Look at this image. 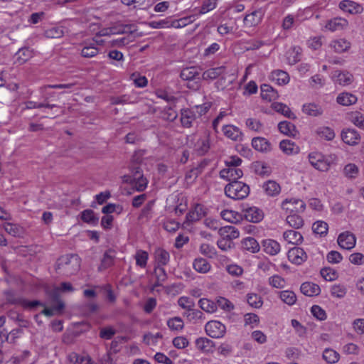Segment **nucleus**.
Masks as SVG:
<instances>
[{
	"instance_id": "obj_10",
	"label": "nucleus",
	"mask_w": 364,
	"mask_h": 364,
	"mask_svg": "<svg viewBox=\"0 0 364 364\" xmlns=\"http://www.w3.org/2000/svg\"><path fill=\"white\" fill-rule=\"evenodd\" d=\"M339 8L350 14H361L364 10L362 5L353 0H343L339 3Z\"/></svg>"
},
{
	"instance_id": "obj_51",
	"label": "nucleus",
	"mask_w": 364,
	"mask_h": 364,
	"mask_svg": "<svg viewBox=\"0 0 364 364\" xmlns=\"http://www.w3.org/2000/svg\"><path fill=\"white\" fill-rule=\"evenodd\" d=\"M199 251L203 255L209 258H214L217 255L215 248L207 243L201 244L199 248Z\"/></svg>"
},
{
	"instance_id": "obj_34",
	"label": "nucleus",
	"mask_w": 364,
	"mask_h": 364,
	"mask_svg": "<svg viewBox=\"0 0 364 364\" xmlns=\"http://www.w3.org/2000/svg\"><path fill=\"white\" fill-rule=\"evenodd\" d=\"M155 258L157 262V266H165L168 264L170 259L169 253L161 248H158L155 251Z\"/></svg>"
},
{
	"instance_id": "obj_28",
	"label": "nucleus",
	"mask_w": 364,
	"mask_h": 364,
	"mask_svg": "<svg viewBox=\"0 0 364 364\" xmlns=\"http://www.w3.org/2000/svg\"><path fill=\"white\" fill-rule=\"evenodd\" d=\"M347 26L348 21L346 19L341 18H335L328 21L326 25V28L331 31H335L337 30L343 29Z\"/></svg>"
},
{
	"instance_id": "obj_63",
	"label": "nucleus",
	"mask_w": 364,
	"mask_h": 364,
	"mask_svg": "<svg viewBox=\"0 0 364 364\" xmlns=\"http://www.w3.org/2000/svg\"><path fill=\"white\" fill-rule=\"evenodd\" d=\"M131 183L138 191H143L147 186V180L143 176L139 178H131Z\"/></svg>"
},
{
	"instance_id": "obj_50",
	"label": "nucleus",
	"mask_w": 364,
	"mask_h": 364,
	"mask_svg": "<svg viewBox=\"0 0 364 364\" xmlns=\"http://www.w3.org/2000/svg\"><path fill=\"white\" fill-rule=\"evenodd\" d=\"M247 301L250 306L256 309L260 308L263 304L262 297L254 293L247 294Z\"/></svg>"
},
{
	"instance_id": "obj_58",
	"label": "nucleus",
	"mask_w": 364,
	"mask_h": 364,
	"mask_svg": "<svg viewBox=\"0 0 364 364\" xmlns=\"http://www.w3.org/2000/svg\"><path fill=\"white\" fill-rule=\"evenodd\" d=\"M64 30L63 27H52L45 31V36L50 38H58L63 36Z\"/></svg>"
},
{
	"instance_id": "obj_47",
	"label": "nucleus",
	"mask_w": 364,
	"mask_h": 364,
	"mask_svg": "<svg viewBox=\"0 0 364 364\" xmlns=\"http://www.w3.org/2000/svg\"><path fill=\"white\" fill-rule=\"evenodd\" d=\"M199 306L208 313L215 312L217 309V304L208 299H200L198 301Z\"/></svg>"
},
{
	"instance_id": "obj_9",
	"label": "nucleus",
	"mask_w": 364,
	"mask_h": 364,
	"mask_svg": "<svg viewBox=\"0 0 364 364\" xmlns=\"http://www.w3.org/2000/svg\"><path fill=\"white\" fill-rule=\"evenodd\" d=\"M242 175V171L238 167H227L220 171V177L230 182L238 180Z\"/></svg>"
},
{
	"instance_id": "obj_2",
	"label": "nucleus",
	"mask_w": 364,
	"mask_h": 364,
	"mask_svg": "<svg viewBox=\"0 0 364 364\" xmlns=\"http://www.w3.org/2000/svg\"><path fill=\"white\" fill-rule=\"evenodd\" d=\"M225 194L233 200H242L250 194V186L242 181L235 180L230 182L225 187Z\"/></svg>"
},
{
	"instance_id": "obj_6",
	"label": "nucleus",
	"mask_w": 364,
	"mask_h": 364,
	"mask_svg": "<svg viewBox=\"0 0 364 364\" xmlns=\"http://www.w3.org/2000/svg\"><path fill=\"white\" fill-rule=\"evenodd\" d=\"M282 207L283 209L290 213L303 212L306 208L305 203L300 199L291 198L286 199L282 202Z\"/></svg>"
},
{
	"instance_id": "obj_48",
	"label": "nucleus",
	"mask_w": 364,
	"mask_h": 364,
	"mask_svg": "<svg viewBox=\"0 0 364 364\" xmlns=\"http://www.w3.org/2000/svg\"><path fill=\"white\" fill-rule=\"evenodd\" d=\"M303 112L308 115L316 117L322 114L321 108L316 104H307L303 106Z\"/></svg>"
},
{
	"instance_id": "obj_41",
	"label": "nucleus",
	"mask_w": 364,
	"mask_h": 364,
	"mask_svg": "<svg viewBox=\"0 0 364 364\" xmlns=\"http://www.w3.org/2000/svg\"><path fill=\"white\" fill-rule=\"evenodd\" d=\"M333 77L337 83L341 85H348L351 83L353 76L348 73H342L336 71Z\"/></svg>"
},
{
	"instance_id": "obj_57",
	"label": "nucleus",
	"mask_w": 364,
	"mask_h": 364,
	"mask_svg": "<svg viewBox=\"0 0 364 364\" xmlns=\"http://www.w3.org/2000/svg\"><path fill=\"white\" fill-rule=\"evenodd\" d=\"M274 79H275L279 85H285L289 81V76L287 72L277 70L272 73Z\"/></svg>"
},
{
	"instance_id": "obj_23",
	"label": "nucleus",
	"mask_w": 364,
	"mask_h": 364,
	"mask_svg": "<svg viewBox=\"0 0 364 364\" xmlns=\"http://www.w3.org/2000/svg\"><path fill=\"white\" fill-rule=\"evenodd\" d=\"M196 119V114L191 109H182L181 113V122L183 127L189 128Z\"/></svg>"
},
{
	"instance_id": "obj_25",
	"label": "nucleus",
	"mask_w": 364,
	"mask_h": 364,
	"mask_svg": "<svg viewBox=\"0 0 364 364\" xmlns=\"http://www.w3.org/2000/svg\"><path fill=\"white\" fill-rule=\"evenodd\" d=\"M115 257L114 251L109 249L107 250L101 260V264L99 267V271L106 269L110 267L114 264V259Z\"/></svg>"
},
{
	"instance_id": "obj_55",
	"label": "nucleus",
	"mask_w": 364,
	"mask_h": 364,
	"mask_svg": "<svg viewBox=\"0 0 364 364\" xmlns=\"http://www.w3.org/2000/svg\"><path fill=\"white\" fill-rule=\"evenodd\" d=\"M167 326L173 331H181L184 327V323L181 317L176 316L167 321Z\"/></svg>"
},
{
	"instance_id": "obj_11",
	"label": "nucleus",
	"mask_w": 364,
	"mask_h": 364,
	"mask_svg": "<svg viewBox=\"0 0 364 364\" xmlns=\"http://www.w3.org/2000/svg\"><path fill=\"white\" fill-rule=\"evenodd\" d=\"M210 148V135L205 134L200 136L195 143L194 151L198 156H203L209 151Z\"/></svg>"
},
{
	"instance_id": "obj_54",
	"label": "nucleus",
	"mask_w": 364,
	"mask_h": 364,
	"mask_svg": "<svg viewBox=\"0 0 364 364\" xmlns=\"http://www.w3.org/2000/svg\"><path fill=\"white\" fill-rule=\"evenodd\" d=\"M136 31V26L134 24L120 25L118 28H112V33H134Z\"/></svg>"
},
{
	"instance_id": "obj_61",
	"label": "nucleus",
	"mask_w": 364,
	"mask_h": 364,
	"mask_svg": "<svg viewBox=\"0 0 364 364\" xmlns=\"http://www.w3.org/2000/svg\"><path fill=\"white\" fill-rule=\"evenodd\" d=\"M321 275L326 281H333L337 278V273L331 267H324L321 269Z\"/></svg>"
},
{
	"instance_id": "obj_13",
	"label": "nucleus",
	"mask_w": 364,
	"mask_h": 364,
	"mask_svg": "<svg viewBox=\"0 0 364 364\" xmlns=\"http://www.w3.org/2000/svg\"><path fill=\"white\" fill-rule=\"evenodd\" d=\"M203 206L200 204H196L192 210H191L186 217L185 224L192 223L199 220L205 215Z\"/></svg>"
},
{
	"instance_id": "obj_3",
	"label": "nucleus",
	"mask_w": 364,
	"mask_h": 364,
	"mask_svg": "<svg viewBox=\"0 0 364 364\" xmlns=\"http://www.w3.org/2000/svg\"><path fill=\"white\" fill-rule=\"evenodd\" d=\"M206 333L215 338L223 337L225 333L226 328L224 324L217 321H208L205 326Z\"/></svg>"
},
{
	"instance_id": "obj_36",
	"label": "nucleus",
	"mask_w": 364,
	"mask_h": 364,
	"mask_svg": "<svg viewBox=\"0 0 364 364\" xmlns=\"http://www.w3.org/2000/svg\"><path fill=\"white\" fill-rule=\"evenodd\" d=\"M283 237L285 240L292 244H298L302 242L303 237L300 232L289 230L284 232Z\"/></svg>"
},
{
	"instance_id": "obj_17",
	"label": "nucleus",
	"mask_w": 364,
	"mask_h": 364,
	"mask_svg": "<svg viewBox=\"0 0 364 364\" xmlns=\"http://www.w3.org/2000/svg\"><path fill=\"white\" fill-rule=\"evenodd\" d=\"M33 56V50L28 47L20 48L15 54L16 63L22 65Z\"/></svg>"
},
{
	"instance_id": "obj_45",
	"label": "nucleus",
	"mask_w": 364,
	"mask_h": 364,
	"mask_svg": "<svg viewBox=\"0 0 364 364\" xmlns=\"http://www.w3.org/2000/svg\"><path fill=\"white\" fill-rule=\"evenodd\" d=\"M339 358V353L331 348H326L323 353V358L328 363H337Z\"/></svg>"
},
{
	"instance_id": "obj_37",
	"label": "nucleus",
	"mask_w": 364,
	"mask_h": 364,
	"mask_svg": "<svg viewBox=\"0 0 364 364\" xmlns=\"http://www.w3.org/2000/svg\"><path fill=\"white\" fill-rule=\"evenodd\" d=\"M225 70L223 66L208 69L203 73L202 77L203 80L216 79L225 72Z\"/></svg>"
},
{
	"instance_id": "obj_22",
	"label": "nucleus",
	"mask_w": 364,
	"mask_h": 364,
	"mask_svg": "<svg viewBox=\"0 0 364 364\" xmlns=\"http://www.w3.org/2000/svg\"><path fill=\"white\" fill-rule=\"evenodd\" d=\"M262 20V13L259 11H255L247 14L244 18V24L247 27H252L258 25Z\"/></svg>"
},
{
	"instance_id": "obj_39",
	"label": "nucleus",
	"mask_w": 364,
	"mask_h": 364,
	"mask_svg": "<svg viewBox=\"0 0 364 364\" xmlns=\"http://www.w3.org/2000/svg\"><path fill=\"white\" fill-rule=\"evenodd\" d=\"M272 108L276 112L282 114L284 116H285L289 119H295L296 118L295 114L293 112H291L289 107L283 103H279V102L273 103Z\"/></svg>"
},
{
	"instance_id": "obj_15",
	"label": "nucleus",
	"mask_w": 364,
	"mask_h": 364,
	"mask_svg": "<svg viewBox=\"0 0 364 364\" xmlns=\"http://www.w3.org/2000/svg\"><path fill=\"white\" fill-rule=\"evenodd\" d=\"M218 234L222 238L230 241H232V240L237 238L240 235L238 230L232 225L220 228Z\"/></svg>"
},
{
	"instance_id": "obj_52",
	"label": "nucleus",
	"mask_w": 364,
	"mask_h": 364,
	"mask_svg": "<svg viewBox=\"0 0 364 364\" xmlns=\"http://www.w3.org/2000/svg\"><path fill=\"white\" fill-rule=\"evenodd\" d=\"M4 228L7 233L14 237H20L23 234L22 228L16 224L6 223Z\"/></svg>"
},
{
	"instance_id": "obj_62",
	"label": "nucleus",
	"mask_w": 364,
	"mask_h": 364,
	"mask_svg": "<svg viewBox=\"0 0 364 364\" xmlns=\"http://www.w3.org/2000/svg\"><path fill=\"white\" fill-rule=\"evenodd\" d=\"M131 80H133L136 87H144L147 85L148 80L145 76L140 75L138 73H133L130 77Z\"/></svg>"
},
{
	"instance_id": "obj_64",
	"label": "nucleus",
	"mask_w": 364,
	"mask_h": 364,
	"mask_svg": "<svg viewBox=\"0 0 364 364\" xmlns=\"http://www.w3.org/2000/svg\"><path fill=\"white\" fill-rule=\"evenodd\" d=\"M136 263L141 267H145L148 259V253L145 251L139 250L135 255Z\"/></svg>"
},
{
	"instance_id": "obj_31",
	"label": "nucleus",
	"mask_w": 364,
	"mask_h": 364,
	"mask_svg": "<svg viewBox=\"0 0 364 364\" xmlns=\"http://www.w3.org/2000/svg\"><path fill=\"white\" fill-rule=\"evenodd\" d=\"M330 46L335 52L341 53L346 51L350 47V43L346 39L340 38L333 41L331 43Z\"/></svg>"
},
{
	"instance_id": "obj_56",
	"label": "nucleus",
	"mask_w": 364,
	"mask_h": 364,
	"mask_svg": "<svg viewBox=\"0 0 364 364\" xmlns=\"http://www.w3.org/2000/svg\"><path fill=\"white\" fill-rule=\"evenodd\" d=\"M280 299L288 305H293L296 301L294 292L288 290L280 292Z\"/></svg>"
},
{
	"instance_id": "obj_49",
	"label": "nucleus",
	"mask_w": 364,
	"mask_h": 364,
	"mask_svg": "<svg viewBox=\"0 0 364 364\" xmlns=\"http://www.w3.org/2000/svg\"><path fill=\"white\" fill-rule=\"evenodd\" d=\"M287 223L292 228L299 229L304 225L303 218L296 214L289 215L287 217Z\"/></svg>"
},
{
	"instance_id": "obj_24",
	"label": "nucleus",
	"mask_w": 364,
	"mask_h": 364,
	"mask_svg": "<svg viewBox=\"0 0 364 364\" xmlns=\"http://www.w3.org/2000/svg\"><path fill=\"white\" fill-rule=\"evenodd\" d=\"M242 247L244 250H247L252 253H257L260 250L259 242L252 237L245 238L242 242Z\"/></svg>"
},
{
	"instance_id": "obj_33",
	"label": "nucleus",
	"mask_w": 364,
	"mask_h": 364,
	"mask_svg": "<svg viewBox=\"0 0 364 364\" xmlns=\"http://www.w3.org/2000/svg\"><path fill=\"white\" fill-rule=\"evenodd\" d=\"M261 96L264 100L272 101L276 99L277 92L272 86L263 84L261 85Z\"/></svg>"
},
{
	"instance_id": "obj_1",
	"label": "nucleus",
	"mask_w": 364,
	"mask_h": 364,
	"mask_svg": "<svg viewBox=\"0 0 364 364\" xmlns=\"http://www.w3.org/2000/svg\"><path fill=\"white\" fill-rule=\"evenodd\" d=\"M80 262V258L77 255H66L58 259L55 269L58 274L70 277L79 271Z\"/></svg>"
},
{
	"instance_id": "obj_29",
	"label": "nucleus",
	"mask_w": 364,
	"mask_h": 364,
	"mask_svg": "<svg viewBox=\"0 0 364 364\" xmlns=\"http://www.w3.org/2000/svg\"><path fill=\"white\" fill-rule=\"evenodd\" d=\"M196 346L203 352H210L214 347V343L207 338L200 337L196 339Z\"/></svg>"
},
{
	"instance_id": "obj_53",
	"label": "nucleus",
	"mask_w": 364,
	"mask_h": 364,
	"mask_svg": "<svg viewBox=\"0 0 364 364\" xmlns=\"http://www.w3.org/2000/svg\"><path fill=\"white\" fill-rule=\"evenodd\" d=\"M318 136L328 141L332 140L335 137L333 130L328 127H320L316 130Z\"/></svg>"
},
{
	"instance_id": "obj_7",
	"label": "nucleus",
	"mask_w": 364,
	"mask_h": 364,
	"mask_svg": "<svg viewBox=\"0 0 364 364\" xmlns=\"http://www.w3.org/2000/svg\"><path fill=\"white\" fill-rule=\"evenodd\" d=\"M337 242L341 248L351 250L355 245L356 238L353 233L346 231L338 235Z\"/></svg>"
},
{
	"instance_id": "obj_32",
	"label": "nucleus",
	"mask_w": 364,
	"mask_h": 364,
	"mask_svg": "<svg viewBox=\"0 0 364 364\" xmlns=\"http://www.w3.org/2000/svg\"><path fill=\"white\" fill-rule=\"evenodd\" d=\"M287 60L290 65H294L301 60V48L300 47H292L287 53Z\"/></svg>"
},
{
	"instance_id": "obj_46",
	"label": "nucleus",
	"mask_w": 364,
	"mask_h": 364,
	"mask_svg": "<svg viewBox=\"0 0 364 364\" xmlns=\"http://www.w3.org/2000/svg\"><path fill=\"white\" fill-rule=\"evenodd\" d=\"M312 230L314 233L318 234L321 236H325L328 233V225L326 222L318 220L313 224Z\"/></svg>"
},
{
	"instance_id": "obj_21",
	"label": "nucleus",
	"mask_w": 364,
	"mask_h": 364,
	"mask_svg": "<svg viewBox=\"0 0 364 364\" xmlns=\"http://www.w3.org/2000/svg\"><path fill=\"white\" fill-rule=\"evenodd\" d=\"M300 289L302 294L308 296H317L321 292L319 286L312 282L303 283Z\"/></svg>"
},
{
	"instance_id": "obj_20",
	"label": "nucleus",
	"mask_w": 364,
	"mask_h": 364,
	"mask_svg": "<svg viewBox=\"0 0 364 364\" xmlns=\"http://www.w3.org/2000/svg\"><path fill=\"white\" fill-rule=\"evenodd\" d=\"M180 77L183 80L200 79V68L197 67L183 68L181 72Z\"/></svg>"
},
{
	"instance_id": "obj_5",
	"label": "nucleus",
	"mask_w": 364,
	"mask_h": 364,
	"mask_svg": "<svg viewBox=\"0 0 364 364\" xmlns=\"http://www.w3.org/2000/svg\"><path fill=\"white\" fill-rule=\"evenodd\" d=\"M242 216L249 222L257 223L264 218V213L261 209L253 206L243 209Z\"/></svg>"
},
{
	"instance_id": "obj_26",
	"label": "nucleus",
	"mask_w": 364,
	"mask_h": 364,
	"mask_svg": "<svg viewBox=\"0 0 364 364\" xmlns=\"http://www.w3.org/2000/svg\"><path fill=\"white\" fill-rule=\"evenodd\" d=\"M279 132L288 136H295L297 131L294 124L288 121H283L278 124Z\"/></svg>"
},
{
	"instance_id": "obj_27",
	"label": "nucleus",
	"mask_w": 364,
	"mask_h": 364,
	"mask_svg": "<svg viewBox=\"0 0 364 364\" xmlns=\"http://www.w3.org/2000/svg\"><path fill=\"white\" fill-rule=\"evenodd\" d=\"M262 188L265 193L269 196H275L280 193V186L274 181H268L264 183Z\"/></svg>"
},
{
	"instance_id": "obj_35",
	"label": "nucleus",
	"mask_w": 364,
	"mask_h": 364,
	"mask_svg": "<svg viewBox=\"0 0 364 364\" xmlns=\"http://www.w3.org/2000/svg\"><path fill=\"white\" fill-rule=\"evenodd\" d=\"M154 274L156 282L154 284V288L162 286L163 283L167 279V274L162 266H156L154 268Z\"/></svg>"
},
{
	"instance_id": "obj_4",
	"label": "nucleus",
	"mask_w": 364,
	"mask_h": 364,
	"mask_svg": "<svg viewBox=\"0 0 364 364\" xmlns=\"http://www.w3.org/2000/svg\"><path fill=\"white\" fill-rule=\"evenodd\" d=\"M310 164L317 170L326 171L330 167V162L318 152H312L309 155Z\"/></svg>"
},
{
	"instance_id": "obj_60",
	"label": "nucleus",
	"mask_w": 364,
	"mask_h": 364,
	"mask_svg": "<svg viewBox=\"0 0 364 364\" xmlns=\"http://www.w3.org/2000/svg\"><path fill=\"white\" fill-rule=\"evenodd\" d=\"M255 173L259 176H268L270 173L269 167L264 163L257 161L254 164Z\"/></svg>"
},
{
	"instance_id": "obj_42",
	"label": "nucleus",
	"mask_w": 364,
	"mask_h": 364,
	"mask_svg": "<svg viewBox=\"0 0 364 364\" xmlns=\"http://www.w3.org/2000/svg\"><path fill=\"white\" fill-rule=\"evenodd\" d=\"M220 215L223 219L232 223L239 222L241 218V215L231 210H224L221 212Z\"/></svg>"
},
{
	"instance_id": "obj_14",
	"label": "nucleus",
	"mask_w": 364,
	"mask_h": 364,
	"mask_svg": "<svg viewBox=\"0 0 364 364\" xmlns=\"http://www.w3.org/2000/svg\"><path fill=\"white\" fill-rule=\"evenodd\" d=\"M342 140L348 145H355L360 141V136L355 129H348L343 130L341 133Z\"/></svg>"
},
{
	"instance_id": "obj_43",
	"label": "nucleus",
	"mask_w": 364,
	"mask_h": 364,
	"mask_svg": "<svg viewBox=\"0 0 364 364\" xmlns=\"http://www.w3.org/2000/svg\"><path fill=\"white\" fill-rule=\"evenodd\" d=\"M99 53L97 47L95 46V43L85 45L81 50V55L83 58H90L95 57Z\"/></svg>"
},
{
	"instance_id": "obj_30",
	"label": "nucleus",
	"mask_w": 364,
	"mask_h": 364,
	"mask_svg": "<svg viewBox=\"0 0 364 364\" xmlns=\"http://www.w3.org/2000/svg\"><path fill=\"white\" fill-rule=\"evenodd\" d=\"M194 269L199 273H207L210 269V263L204 258L198 257L193 263Z\"/></svg>"
},
{
	"instance_id": "obj_18",
	"label": "nucleus",
	"mask_w": 364,
	"mask_h": 364,
	"mask_svg": "<svg viewBox=\"0 0 364 364\" xmlns=\"http://www.w3.org/2000/svg\"><path fill=\"white\" fill-rule=\"evenodd\" d=\"M280 149L287 155L296 154L300 151L299 147L291 140H282L279 143Z\"/></svg>"
},
{
	"instance_id": "obj_12",
	"label": "nucleus",
	"mask_w": 364,
	"mask_h": 364,
	"mask_svg": "<svg viewBox=\"0 0 364 364\" xmlns=\"http://www.w3.org/2000/svg\"><path fill=\"white\" fill-rule=\"evenodd\" d=\"M288 259L292 263L301 264L307 259V255L304 250L300 247H294L288 252Z\"/></svg>"
},
{
	"instance_id": "obj_16",
	"label": "nucleus",
	"mask_w": 364,
	"mask_h": 364,
	"mask_svg": "<svg viewBox=\"0 0 364 364\" xmlns=\"http://www.w3.org/2000/svg\"><path fill=\"white\" fill-rule=\"evenodd\" d=\"M262 246L263 250L269 255H276L280 251V245L274 240H264L262 242Z\"/></svg>"
},
{
	"instance_id": "obj_44",
	"label": "nucleus",
	"mask_w": 364,
	"mask_h": 364,
	"mask_svg": "<svg viewBox=\"0 0 364 364\" xmlns=\"http://www.w3.org/2000/svg\"><path fill=\"white\" fill-rule=\"evenodd\" d=\"M6 302L13 305H21L23 298L18 296L14 291L8 290L4 292Z\"/></svg>"
},
{
	"instance_id": "obj_19",
	"label": "nucleus",
	"mask_w": 364,
	"mask_h": 364,
	"mask_svg": "<svg viewBox=\"0 0 364 364\" xmlns=\"http://www.w3.org/2000/svg\"><path fill=\"white\" fill-rule=\"evenodd\" d=\"M252 146L255 150L261 152L271 150V144L263 137H254L252 140Z\"/></svg>"
},
{
	"instance_id": "obj_8",
	"label": "nucleus",
	"mask_w": 364,
	"mask_h": 364,
	"mask_svg": "<svg viewBox=\"0 0 364 364\" xmlns=\"http://www.w3.org/2000/svg\"><path fill=\"white\" fill-rule=\"evenodd\" d=\"M223 132L227 138L234 141H241L244 136L240 129L232 124L224 125Z\"/></svg>"
},
{
	"instance_id": "obj_59",
	"label": "nucleus",
	"mask_w": 364,
	"mask_h": 364,
	"mask_svg": "<svg viewBox=\"0 0 364 364\" xmlns=\"http://www.w3.org/2000/svg\"><path fill=\"white\" fill-rule=\"evenodd\" d=\"M350 121L358 127L364 129V115L359 112H352L350 115Z\"/></svg>"
},
{
	"instance_id": "obj_38",
	"label": "nucleus",
	"mask_w": 364,
	"mask_h": 364,
	"mask_svg": "<svg viewBox=\"0 0 364 364\" xmlns=\"http://www.w3.org/2000/svg\"><path fill=\"white\" fill-rule=\"evenodd\" d=\"M357 102V97L350 93L343 92L337 97V102L343 106H348L355 104Z\"/></svg>"
},
{
	"instance_id": "obj_40",
	"label": "nucleus",
	"mask_w": 364,
	"mask_h": 364,
	"mask_svg": "<svg viewBox=\"0 0 364 364\" xmlns=\"http://www.w3.org/2000/svg\"><path fill=\"white\" fill-rule=\"evenodd\" d=\"M81 219L83 222L91 224L97 225L99 218L95 214L94 211L91 209H87L81 213Z\"/></svg>"
}]
</instances>
